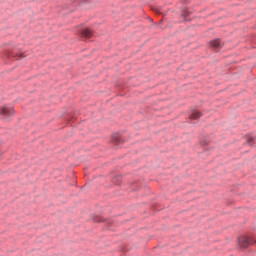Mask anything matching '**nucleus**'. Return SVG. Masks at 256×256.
I'll return each instance as SVG.
<instances>
[{
	"instance_id": "obj_4",
	"label": "nucleus",
	"mask_w": 256,
	"mask_h": 256,
	"mask_svg": "<svg viewBox=\"0 0 256 256\" xmlns=\"http://www.w3.org/2000/svg\"><path fill=\"white\" fill-rule=\"evenodd\" d=\"M210 46L213 47V49H219V47H221V40L211 41Z\"/></svg>"
},
{
	"instance_id": "obj_5",
	"label": "nucleus",
	"mask_w": 256,
	"mask_h": 256,
	"mask_svg": "<svg viewBox=\"0 0 256 256\" xmlns=\"http://www.w3.org/2000/svg\"><path fill=\"white\" fill-rule=\"evenodd\" d=\"M153 11H155V13H158V15H166L165 10L161 6L154 7Z\"/></svg>"
},
{
	"instance_id": "obj_2",
	"label": "nucleus",
	"mask_w": 256,
	"mask_h": 256,
	"mask_svg": "<svg viewBox=\"0 0 256 256\" xmlns=\"http://www.w3.org/2000/svg\"><path fill=\"white\" fill-rule=\"evenodd\" d=\"M15 114V110L13 108L4 106L0 108V115H5L6 117H11V115Z\"/></svg>"
},
{
	"instance_id": "obj_6",
	"label": "nucleus",
	"mask_w": 256,
	"mask_h": 256,
	"mask_svg": "<svg viewBox=\"0 0 256 256\" xmlns=\"http://www.w3.org/2000/svg\"><path fill=\"white\" fill-rule=\"evenodd\" d=\"M201 112L199 111H194L191 116H190V119H199V117H201Z\"/></svg>"
},
{
	"instance_id": "obj_1",
	"label": "nucleus",
	"mask_w": 256,
	"mask_h": 256,
	"mask_svg": "<svg viewBox=\"0 0 256 256\" xmlns=\"http://www.w3.org/2000/svg\"><path fill=\"white\" fill-rule=\"evenodd\" d=\"M251 243H253V240L247 236H241L238 238V245L241 249H247Z\"/></svg>"
},
{
	"instance_id": "obj_3",
	"label": "nucleus",
	"mask_w": 256,
	"mask_h": 256,
	"mask_svg": "<svg viewBox=\"0 0 256 256\" xmlns=\"http://www.w3.org/2000/svg\"><path fill=\"white\" fill-rule=\"evenodd\" d=\"M82 37L85 39H90V37H93V32L89 28H86L82 31Z\"/></svg>"
}]
</instances>
